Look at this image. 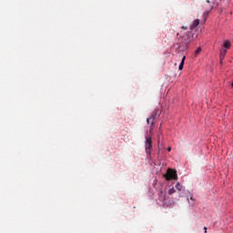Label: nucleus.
Segmentation results:
<instances>
[{
	"label": "nucleus",
	"instance_id": "nucleus-8",
	"mask_svg": "<svg viewBox=\"0 0 233 233\" xmlns=\"http://www.w3.org/2000/svg\"><path fill=\"white\" fill-rule=\"evenodd\" d=\"M223 46H224V48H226V50H228V49H230V46H232V45L230 44V41L226 40V41L224 42Z\"/></svg>",
	"mask_w": 233,
	"mask_h": 233
},
{
	"label": "nucleus",
	"instance_id": "nucleus-5",
	"mask_svg": "<svg viewBox=\"0 0 233 233\" xmlns=\"http://www.w3.org/2000/svg\"><path fill=\"white\" fill-rule=\"evenodd\" d=\"M146 152L147 154H150L152 150V138L151 137H146Z\"/></svg>",
	"mask_w": 233,
	"mask_h": 233
},
{
	"label": "nucleus",
	"instance_id": "nucleus-7",
	"mask_svg": "<svg viewBox=\"0 0 233 233\" xmlns=\"http://www.w3.org/2000/svg\"><path fill=\"white\" fill-rule=\"evenodd\" d=\"M225 56H227V49H221L220 50V61H223V59H225Z\"/></svg>",
	"mask_w": 233,
	"mask_h": 233
},
{
	"label": "nucleus",
	"instance_id": "nucleus-3",
	"mask_svg": "<svg viewBox=\"0 0 233 233\" xmlns=\"http://www.w3.org/2000/svg\"><path fill=\"white\" fill-rule=\"evenodd\" d=\"M165 177L167 181H170L171 179L177 181V173L174 169H168L167 175H165Z\"/></svg>",
	"mask_w": 233,
	"mask_h": 233
},
{
	"label": "nucleus",
	"instance_id": "nucleus-15",
	"mask_svg": "<svg viewBox=\"0 0 233 233\" xmlns=\"http://www.w3.org/2000/svg\"><path fill=\"white\" fill-rule=\"evenodd\" d=\"M171 151H172V147H169L167 148V152H171Z\"/></svg>",
	"mask_w": 233,
	"mask_h": 233
},
{
	"label": "nucleus",
	"instance_id": "nucleus-11",
	"mask_svg": "<svg viewBox=\"0 0 233 233\" xmlns=\"http://www.w3.org/2000/svg\"><path fill=\"white\" fill-rule=\"evenodd\" d=\"M168 196H172V194H176V188L171 187L168 191H167Z\"/></svg>",
	"mask_w": 233,
	"mask_h": 233
},
{
	"label": "nucleus",
	"instance_id": "nucleus-9",
	"mask_svg": "<svg viewBox=\"0 0 233 233\" xmlns=\"http://www.w3.org/2000/svg\"><path fill=\"white\" fill-rule=\"evenodd\" d=\"M176 190H177L178 192H181L183 190V185L179 182H177L175 186Z\"/></svg>",
	"mask_w": 233,
	"mask_h": 233
},
{
	"label": "nucleus",
	"instance_id": "nucleus-12",
	"mask_svg": "<svg viewBox=\"0 0 233 233\" xmlns=\"http://www.w3.org/2000/svg\"><path fill=\"white\" fill-rule=\"evenodd\" d=\"M198 54H201V47H198V49L195 52V56L198 57Z\"/></svg>",
	"mask_w": 233,
	"mask_h": 233
},
{
	"label": "nucleus",
	"instance_id": "nucleus-4",
	"mask_svg": "<svg viewBox=\"0 0 233 233\" xmlns=\"http://www.w3.org/2000/svg\"><path fill=\"white\" fill-rule=\"evenodd\" d=\"M158 116H159V109H155L151 113V116L147 118V125L154 126V119H156V117H157Z\"/></svg>",
	"mask_w": 233,
	"mask_h": 233
},
{
	"label": "nucleus",
	"instance_id": "nucleus-1",
	"mask_svg": "<svg viewBox=\"0 0 233 233\" xmlns=\"http://www.w3.org/2000/svg\"><path fill=\"white\" fill-rule=\"evenodd\" d=\"M194 41V34L187 32L185 35L178 38L177 48L188 49V45Z\"/></svg>",
	"mask_w": 233,
	"mask_h": 233
},
{
	"label": "nucleus",
	"instance_id": "nucleus-13",
	"mask_svg": "<svg viewBox=\"0 0 233 233\" xmlns=\"http://www.w3.org/2000/svg\"><path fill=\"white\" fill-rule=\"evenodd\" d=\"M190 200L193 201V203H191V205H192V207H194V205L196 203L195 200H194V197H190Z\"/></svg>",
	"mask_w": 233,
	"mask_h": 233
},
{
	"label": "nucleus",
	"instance_id": "nucleus-6",
	"mask_svg": "<svg viewBox=\"0 0 233 233\" xmlns=\"http://www.w3.org/2000/svg\"><path fill=\"white\" fill-rule=\"evenodd\" d=\"M199 26V19H196L193 21V23L190 25L189 29L194 30Z\"/></svg>",
	"mask_w": 233,
	"mask_h": 233
},
{
	"label": "nucleus",
	"instance_id": "nucleus-10",
	"mask_svg": "<svg viewBox=\"0 0 233 233\" xmlns=\"http://www.w3.org/2000/svg\"><path fill=\"white\" fill-rule=\"evenodd\" d=\"M185 59H187V56H183L182 60L179 64L178 70H183V66H185Z\"/></svg>",
	"mask_w": 233,
	"mask_h": 233
},
{
	"label": "nucleus",
	"instance_id": "nucleus-14",
	"mask_svg": "<svg viewBox=\"0 0 233 233\" xmlns=\"http://www.w3.org/2000/svg\"><path fill=\"white\" fill-rule=\"evenodd\" d=\"M188 29V27H187V26H182V30H187Z\"/></svg>",
	"mask_w": 233,
	"mask_h": 233
},
{
	"label": "nucleus",
	"instance_id": "nucleus-2",
	"mask_svg": "<svg viewBox=\"0 0 233 233\" xmlns=\"http://www.w3.org/2000/svg\"><path fill=\"white\" fill-rule=\"evenodd\" d=\"M203 8L205 10L204 15H208L210 12H212V8H214V3H212L210 0H206L203 4Z\"/></svg>",
	"mask_w": 233,
	"mask_h": 233
},
{
	"label": "nucleus",
	"instance_id": "nucleus-17",
	"mask_svg": "<svg viewBox=\"0 0 233 233\" xmlns=\"http://www.w3.org/2000/svg\"><path fill=\"white\" fill-rule=\"evenodd\" d=\"M231 86L233 87V82H232V84H231Z\"/></svg>",
	"mask_w": 233,
	"mask_h": 233
},
{
	"label": "nucleus",
	"instance_id": "nucleus-16",
	"mask_svg": "<svg viewBox=\"0 0 233 233\" xmlns=\"http://www.w3.org/2000/svg\"><path fill=\"white\" fill-rule=\"evenodd\" d=\"M204 232L207 233V227H204Z\"/></svg>",
	"mask_w": 233,
	"mask_h": 233
}]
</instances>
